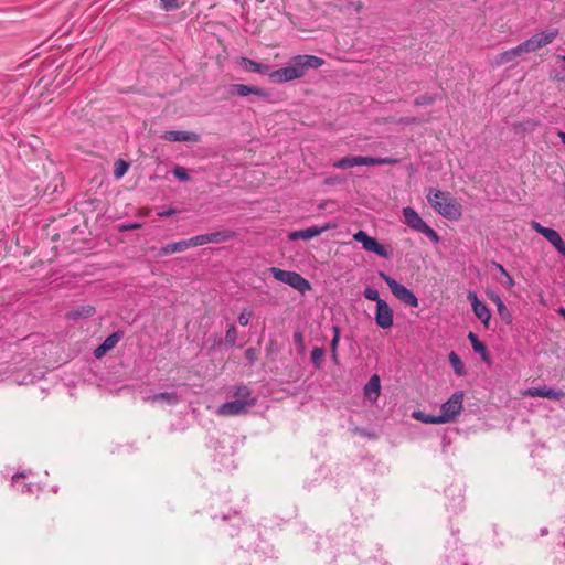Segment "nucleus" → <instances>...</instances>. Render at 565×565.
<instances>
[{
  "label": "nucleus",
  "instance_id": "f257e3e1",
  "mask_svg": "<svg viewBox=\"0 0 565 565\" xmlns=\"http://www.w3.org/2000/svg\"><path fill=\"white\" fill-rule=\"evenodd\" d=\"M323 64L324 60L315 55H296L288 61L286 66L271 71L269 79L276 84L300 79L306 76L308 70H317Z\"/></svg>",
  "mask_w": 565,
  "mask_h": 565
},
{
  "label": "nucleus",
  "instance_id": "f03ea898",
  "mask_svg": "<svg viewBox=\"0 0 565 565\" xmlns=\"http://www.w3.org/2000/svg\"><path fill=\"white\" fill-rule=\"evenodd\" d=\"M426 200L437 214L448 221L457 222L462 217L463 207L461 203L448 191L428 188Z\"/></svg>",
  "mask_w": 565,
  "mask_h": 565
},
{
  "label": "nucleus",
  "instance_id": "7ed1b4c3",
  "mask_svg": "<svg viewBox=\"0 0 565 565\" xmlns=\"http://www.w3.org/2000/svg\"><path fill=\"white\" fill-rule=\"evenodd\" d=\"M234 401L222 404L216 414L218 416H236L245 414L249 407L256 404V399L252 396L247 386L241 385L235 387L233 392Z\"/></svg>",
  "mask_w": 565,
  "mask_h": 565
},
{
  "label": "nucleus",
  "instance_id": "20e7f679",
  "mask_svg": "<svg viewBox=\"0 0 565 565\" xmlns=\"http://www.w3.org/2000/svg\"><path fill=\"white\" fill-rule=\"evenodd\" d=\"M403 222L413 231L424 234L434 244L439 243L440 238L436 231L433 230L413 207L406 206L403 209Z\"/></svg>",
  "mask_w": 565,
  "mask_h": 565
},
{
  "label": "nucleus",
  "instance_id": "39448f33",
  "mask_svg": "<svg viewBox=\"0 0 565 565\" xmlns=\"http://www.w3.org/2000/svg\"><path fill=\"white\" fill-rule=\"evenodd\" d=\"M465 393L456 391L450 397L441 404L440 414L438 416L439 424L454 422L463 408Z\"/></svg>",
  "mask_w": 565,
  "mask_h": 565
},
{
  "label": "nucleus",
  "instance_id": "423d86ee",
  "mask_svg": "<svg viewBox=\"0 0 565 565\" xmlns=\"http://www.w3.org/2000/svg\"><path fill=\"white\" fill-rule=\"evenodd\" d=\"M270 274L276 280L289 285L302 295L311 289L310 282L296 271L271 267Z\"/></svg>",
  "mask_w": 565,
  "mask_h": 565
},
{
  "label": "nucleus",
  "instance_id": "0eeeda50",
  "mask_svg": "<svg viewBox=\"0 0 565 565\" xmlns=\"http://www.w3.org/2000/svg\"><path fill=\"white\" fill-rule=\"evenodd\" d=\"M558 35V30L552 29L534 34L526 41L520 43L524 54L536 52L537 50L552 43Z\"/></svg>",
  "mask_w": 565,
  "mask_h": 565
},
{
  "label": "nucleus",
  "instance_id": "6e6552de",
  "mask_svg": "<svg viewBox=\"0 0 565 565\" xmlns=\"http://www.w3.org/2000/svg\"><path fill=\"white\" fill-rule=\"evenodd\" d=\"M364 297L369 300L376 301V323L383 328H388V305L385 300L380 298L379 291L375 288L367 287L364 290Z\"/></svg>",
  "mask_w": 565,
  "mask_h": 565
},
{
  "label": "nucleus",
  "instance_id": "1a4fd4ad",
  "mask_svg": "<svg viewBox=\"0 0 565 565\" xmlns=\"http://www.w3.org/2000/svg\"><path fill=\"white\" fill-rule=\"evenodd\" d=\"M467 299L471 306L475 316L478 318V320L482 323V326L486 329H489L492 315L487 303L480 300L475 291H468Z\"/></svg>",
  "mask_w": 565,
  "mask_h": 565
},
{
  "label": "nucleus",
  "instance_id": "9d476101",
  "mask_svg": "<svg viewBox=\"0 0 565 565\" xmlns=\"http://www.w3.org/2000/svg\"><path fill=\"white\" fill-rule=\"evenodd\" d=\"M531 227L542 235L544 238H546L554 248L563 256L565 257V242L561 237L559 233L553 228L544 227L541 223L536 221L531 222Z\"/></svg>",
  "mask_w": 565,
  "mask_h": 565
},
{
  "label": "nucleus",
  "instance_id": "9b49d317",
  "mask_svg": "<svg viewBox=\"0 0 565 565\" xmlns=\"http://www.w3.org/2000/svg\"><path fill=\"white\" fill-rule=\"evenodd\" d=\"M386 159H379L373 157H344L341 160H338L333 163L334 168L338 169H347L355 166H375L385 163Z\"/></svg>",
  "mask_w": 565,
  "mask_h": 565
},
{
  "label": "nucleus",
  "instance_id": "f8f14e48",
  "mask_svg": "<svg viewBox=\"0 0 565 565\" xmlns=\"http://www.w3.org/2000/svg\"><path fill=\"white\" fill-rule=\"evenodd\" d=\"M391 294H393L402 303L408 307H417L418 299L415 294L405 286L391 279Z\"/></svg>",
  "mask_w": 565,
  "mask_h": 565
},
{
  "label": "nucleus",
  "instance_id": "ddd939ff",
  "mask_svg": "<svg viewBox=\"0 0 565 565\" xmlns=\"http://www.w3.org/2000/svg\"><path fill=\"white\" fill-rule=\"evenodd\" d=\"M332 228H335V224L327 223L323 226H312L300 231H294L289 233L288 237L290 241H309Z\"/></svg>",
  "mask_w": 565,
  "mask_h": 565
},
{
  "label": "nucleus",
  "instance_id": "4468645a",
  "mask_svg": "<svg viewBox=\"0 0 565 565\" xmlns=\"http://www.w3.org/2000/svg\"><path fill=\"white\" fill-rule=\"evenodd\" d=\"M522 395L530 397H544L558 401L565 396V393L561 390H554L547 386H542L526 388L522 392Z\"/></svg>",
  "mask_w": 565,
  "mask_h": 565
},
{
  "label": "nucleus",
  "instance_id": "2eb2a0df",
  "mask_svg": "<svg viewBox=\"0 0 565 565\" xmlns=\"http://www.w3.org/2000/svg\"><path fill=\"white\" fill-rule=\"evenodd\" d=\"M161 139L169 142H198L200 136L193 131L169 130L161 135Z\"/></svg>",
  "mask_w": 565,
  "mask_h": 565
},
{
  "label": "nucleus",
  "instance_id": "dca6fc26",
  "mask_svg": "<svg viewBox=\"0 0 565 565\" xmlns=\"http://www.w3.org/2000/svg\"><path fill=\"white\" fill-rule=\"evenodd\" d=\"M354 239L363 245V248L367 252H373L377 255L385 256V249L381 246L376 239L370 237L365 232L359 231L354 234Z\"/></svg>",
  "mask_w": 565,
  "mask_h": 565
},
{
  "label": "nucleus",
  "instance_id": "f3484780",
  "mask_svg": "<svg viewBox=\"0 0 565 565\" xmlns=\"http://www.w3.org/2000/svg\"><path fill=\"white\" fill-rule=\"evenodd\" d=\"M236 63L243 71L248 73H258L268 76L271 73L270 67L268 65L258 63L247 57H239L237 58Z\"/></svg>",
  "mask_w": 565,
  "mask_h": 565
},
{
  "label": "nucleus",
  "instance_id": "a211bd4d",
  "mask_svg": "<svg viewBox=\"0 0 565 565\" xmlns=\"http://www.w3.org/2000/svg\"><path fill=\"white\" fill-rule=\"evenodd\" d=\"M231 94L237 95V96H241V97H246V96H249V95H255V96H258V97H262V98H267L268 97V93L266 90H264L263 88L257 87V86H249V85H245V84H234V85H232L231 86Z\"/></svg>",
  "mask_w": 565,
  "mask_h": 565
},
{
  "label": "nucleus",
  "instance_id": "6ab92c4d",
  "mask_svg": "<svg viewBox=\"0 0 565 565\" xmlns=\"http://www.w3.org/2000/svg\"><path fill=\"white\" fill-rule=\"evenodd\" d=\"M524 54L521 45H516L515 47H512L510 50H507L504 52L499 53L494 56L492 64L494 66H502L504 64L511 63L515 61L518 57L522 56Z\"/></svg>",
  "mask_w": 565,
  "mask_h": 565
},
{
  "label": "nucleus",
  "instance_id": "aec40b11",
  "mask_svg": "<svg viewBox=\"0 0 565 565\" xmlns=\"http://www.w3.org/2000/svg\"><path fill=\"white\" fill-rule=\"evenodd\" d=\"M468 340L470 341L473 351L481 356L482 361L490 364L491 360L488 349L486 344L479 340L478 335L473 332H469Z\"/></svg>",
  "mask_w": 565,
  "mask_h": 565
},
{
  "label": "nucleus",
  "instance_id": "412c9836",
  "mask_svg": "<svg viewBox=\"0 0 565 565\" xmlns=\"http://www.w3.org/2000/svg\"><path fill=\"white\" fill-rule=\"evenodd\" d=\"M448 361L456 376L465 377L468 374L466 364L458 355V353H456L455 351L449 352Z\"/></svg>",
  "mask_w": 565,
  "mask_h": 565
},
{
  "label": "nucleus",
  "instance_id": "4be33fe9",
  "mask_svg": "<svg viewBox=\"0 0 565 565\" xmlns=\"http://www.w3.org/2000/svg\"><path fill=\"white\" fill-rule=\"evenodd\" d=\"M380 377L377 375H373L364 386V395L370 402H375L380 396Z\"/></svg>",
  "mask_w": 565,
  "mask_h": 565
},
{
  "label": "nucleus",
  "instance_id": "5701e85b",
  "mask_svg": "<svg viewBox=\"0 0 565 565\" xmlns=\"http://www.w3.org/2000/svg\"><path fill=\"white\" fill-rule=\"evenodd\" d=\"M96 312L95 308L90 305H82L66 313L68 320H77L79 318H88L94 316Z\"/></svg>",
  "mask_w": 565,
  "mask_h": 565
},
{
  "label": "nucleus",
  "instance_id": "b1692460",
  "mask_svg": "<svg viewBox=\"0 0 565 565\" xmlns=\"http://www.w3.org/2000/svg\"><path fill=\"white\" fill-rule=\"evenodd\" d=\"M147 401L150 403H166L168 405H174L179 402V397L173 392H164V393L154 394V395L148 397Z\"/></svg>",
  "mask_w": 565,
  "mask_h": 565
},
{
  "label": "nucleus",
  "instance_id": "393cba45",
  "mask_svg": "<svg viewBox=\"0 0 565 565\" xmlns=\"http://www.w3.org/2000/svg\"><path fill=\"white\" fill-rule=\"evenodd\" d=\"M235 235H236L235 232L230 231V230L218 231V232L206 234L209 244L210 243H212V244L224 243V242H227V241L234 238Z\"/></svg>",
  "mask_w": 565,
  "mask_h": 565
},
{
  "label": "nucleus",
  "instance_id": "a878e982",
  "mask_svg": "<svg viewBox=\"0 0 565 565\" xmlns=\"http://www.w3.org/2000/svg\"><path fill=\"white\" fill-rule=\"evenodd\" d=\"M186 250V244L185 241H179L175 243L168 244L166 246H162L159 250V256H167L175 253H181Z\"/></svg>",
  "mask_w": 565,
  "mask_h": 565
},
{
  "label": "nucleus",
  "instance_id": "bb28decb",
  "mask_svg": "<svg viewBox=\"0 0 565 565\" xmlns=\"http://www.w3.org/2000/svg\"><path fill=\"white\" fill-rule=\"evenodd\" d=\"M412 417L416 420H419L425 424H439L438 416L436 415H428L425 414L422 411H414L412 413Z\"/></svg>",
  "mask_w": 565,
  "mask_h": 565
},
{
  "label": "nucleus",
  "instance_id": "cd10ccee",
  "mask_svg": "<svg viewBox=\"0 0 565 565\" xmlns=\"http://www.w3.org/2000/svg\"><path fill=\"white\" fill-rule=\"evenodd\" d=\"M129 169V163L124 160H117L114 164V177L116 179L122 178Z\"/></svg>",
  "mask_w": 565,
  "mask_h": 565
},
{
  "label": "nucleus",
  "instance_id": "c85d7f7f",
  "mask_svg": "<svg viewBox=\"0 0 565 565\" xmlns=\"http://www.w3.org/2000/svg\"><path fill=\"white\" fill-rule=\"evenodd\" d=\"M184 241L186 244V249L190 247H196V246H202V245L209 244L206 234L196 235V236H193V237H191L189 239H184Z\"/></svg>",
  "mask_w": 565,
  "mask_h": 565
},
{
  "label": "nucleus",
  "instance_id": "c756f323",
  "mask_svg": "<svg viewBox=\"0 0 565 565\" xmlns=\"http://www.w3.org/2000/svg\"><path fill=\"white\" fill-rule=\"evenodd\" d=\"M326 351L323 348H315L311 351V362L317 367L320 369L322 365V360L324 358Z\"/></svg>",
  "mask_w": 565,
  "mask_h": 565
},
{
  "label": "nucleus",
  "instance_id": "7c9ffc66",
  "mask_svg": "<svg viewBox=\"0 0 565 565\" xmlns=\"http://www.w3.org/2000/svg\"><path fill=\"white\" fill-rule=\"evenodd\" d=\"M121 339V333L119 332H114L111 333L110 335H108L104 342L102 343V345L107 350H111L113 348L116 347V344L119 342V340Z\"/></svg>",
  "mask_w": 565,
  "mask_h": 565
},
{
  "label": "nucleus",
  "instance_id": "2f4dec72",
  "mask_svg": "<svg viewBox=\"0 0 565 565\" xmlns=\"http://www.w3.org/2000/svg\"><path fill=\"white\" fill-rule=\"evenodd\" d=\"M160 2L166 11L177 10L184 4L183 0H160Z\"/></svg>",
  "mask_w": 565,
  "mask_h": 565
},
{
  "label": "nucleus",
  "instance_id": "473e14b6",
  "mask_svg": "<svg viewBox=\"0 0 565 565\" xmlns=\"http://www.w3.org/2000/svg\"><path fill=\"white\" fill-rule=\"evenodd\" d=\"M497 311H498L499 317L507 324H510L512 322V315H511L510 310L508 309V307L505 306V303H503L501 306L499 305V307H497Z\"/></svg>",
  "mask_w": 565,
  "mask_h": 565
},
{
  "label": "nucleus",
  "instance_id": "72a5a7b5",
  "mask_svg": "<svg viewBox=\"0 0 565 565\" xmlns=\"http://www.w3.org/2000/svg\"><path fill=\"white\" fill-rule=\"evenodd\" d=\"M333 339L331 341V352H332V358L334 360H337V356H338V344H339V341H340V330L338 327H333Z\"/></svg>",
  "mask_w": 565,
  "mask_h": 565
},
{
  "label": "nucleus",
  "instance_id": "f704fd0d",
  "mask_svg": "<svg viewBox=\"0 0 565 565\" xmlns=\"http://www.w3.org/2000/svg\"><path fill=\"white\" fill-rule=\"evenodd\" d=\"M236 340H237L236 327L234 324H230L226 330L225 341L227 344L234 345L236 343Z\"/></svg>",
  "mask_w": 565,
  "mask_h": 565
},
{
  "label": "nucleus",
  "instance_id": "c9c22d12",
  "mask_svg": "<svg viewBox=\"0 0 565 565\" xmlns=\"http://www.w3.org/2000/svg\"><path fill=\"white\" fill-rule=\"evenodd\" d=\"M497 269L501 273V275L504 277V286L508 289H511L514 286V279L510 276V274L504 269V267L500 264H495Z\"/></svg>",
  "mask_w": 565,
  "mask_h": 565
},
{
  "label": "nucleus",
  "instance_id": "e433bc0d",
  "mask_svg": "<svg viewBox=\"0 0 565 565\" xmlns=\"http://www.w3.org/2000/svg\"><path fill=\"white\" fill-rule=\"evenodd\" d=\"M253 316V311L249 309H244L238 316V323L243 327L249 323V320Z\"/></svg>",
  "mask_w": 565,
  "mask_h": 565
},
{
  "label": "nucleus",
  "instance_id": "4c0bfd02",
  "mask_svg": "<svg viewBox=\"0 0 565 565\" xmlns=\"http://www.w3.org/2000/svg\"><path fill=\"white\" fill-rule=\"evenodd\" d=\"M435 102V95L424 94L415 99L416 105H430Z\"/></svg>",
  "mask_w": 565,
  "mask_h": 565
},
{
  "label": "nucleus",
  "instance_id": "58836bf2",
  "mask_svg": "<svg viewBox=\"0 0 565 565\" xmlns=\"http://www.w3.org/2000/svg\"><path fill=\"white\" fill-rule=\"evenodd\" d=\"M173 174L175 175V178H178L180 181H188L189 180V174L186 172V170L183 168V167H177L174 168L173 170Z\"/></svg>",
  "mask_w": 565,
  "mask_h": 565
},
{
  "label": "nucleus",
  "instance_id": "ea45409f",
  "mask_svg": "<svg viewBox=\"0 0 565 565\" xmlns=\"http://www.w3.org/2000/svg\"><path fill=\"white\" fill-rule=\"evenodd\" d=\"M489 298L495 305V307H499V305L501 306L504 303L501 297L495 292H490Z\"/></svg>",
  "mask_w": 565,
  "mask_h": 565
},
{
  "label": "nucleus",
  "instance_id": "a19ab883",
  "mask_svg": "<svg viewBox=\"0 0 565 565\" xmlns=\"http://www.w3.org/2000/svg\"><path fill=\"white\" fill-rule=\"evenodd\" d=\"M108 351L100 344L99 347H97L94 351V355L97 358V359H100L103 358Z\"/></svg>",
  "mask_w": 565,
  "mask_h": 565
},
{
  "label": "nucleus",
  "instance_id": "79ce46f5",
  "mask_svg": "<svg viewBox=\"0 0 565 565\" xmlns=\"http://www.w3.org/2000/svg\"><path fill=\"white\" fill-rule=\"evenodd\" d=\"M294 341L295 343H297L299 347L303 348V335L301 332H296L294 334Z\"/></svg>",
  "mask_w": 565,
  "mask_h": 565
},
{
  "label": "nucleus",
  "instance_id": "37998d69",
  "mask_svg": "<svg viewBox=\"0 0 565 565\" xmlns=\"http://www.w3.org/2000/svg\"><path fill=\"white\" fill-rule=\"evenodd\" d=\"M175 213H177V210H174V209H169V210H166V211H161V212H159V213H158V215H159L160 217H168V216H171V215H173V214H175Z\"/></svg>",
  "mask_w": 565,
  "mask_h": 565
},
{
  "label": "nucleus",
  "instance_id": "c03bdc74",
  "mask_svg": "<svg viewBox=\"0 0 565 565\" xmlns=\"http://www.w3.org/2000/svg\"><path fill=\"white\" fill-rule=\"evenodd\" d=\"M140 227H141V225L138 224V223H132V224L124 226L125 230H137V228H140Z\"/></svg>",
  "mask_w": 565,
  "mask_h": 565
},
{
  "label": "nucleus",
  "instance_id": "a18cd8bd",
  "mask_svg": "<svg viewBox=\"0 0 565 565\" xmlns=\"http://www.w3.org/2000/svg\"><path fill=\"white\" fill-rule=\"evenodd\" d=\"M254 354H255V351H254L253 349H248V350L246 351V356H247V359H249V360H253V359H254Z\"/></svg>",
  "mask_w": 565,
  "mask_h": 565
},
{
  "label": "nucleus",
  "instance_id": "49530a36",
  "mask_svg": "<svg viewBox=\"0 0 565 565\" xmlns=\"http://www.w3.org/2000/svg\"><path fill=\"white\" fill-rule=\"evenodd\" d=\"M558 137H559L561 141L565 145V132L558 131Z\"/></svg>",
  "mask_w": 565,
  "mask_h": 565
},
{
  "label": "nucleus",
  "instance_id": "de8ad7c7",
  "mask_svg": "<svg viewBox=\"0 0 565 565\" xmlns=\"http://www.w3.org/2000/svg\"><path fill=\"white\" fill-rule=\"evenodd\" d=\"M21 477L22 476H13V478H12L13 484H17Z\"/></svg>",
  "mask_w": 565,
  "mask_h": 565
},
{
  "label": "nucleus",
  "instance_id": "09e8293b",
  "mask_svg": "<svg viewBox=\"0 0 565 565\" xmlns=\"http://www.w3.org/2000/svg\"><path fill=\"white\" fill-rule=\"evenodd\" d=\"M381 275L385 279V281L388 282V276H385L384 274H381Z\"/></svg>",
  "mask_w": 565,
  "mask_h": 565
},
{
  "label": "nucleus",
  "instance_id": "8fccbe9b",
  "mask_svg": "<svg viewBox=\"0 0 565 565\" xmlns=\"http://www.w3.org/2000/svg\"><path fill=\"white\" fill-rule=\"evenodd\" d=\"M326 183H328V184L333 183V180H327Z\"/></svg>",
  "mask_w": 565,
  "mask_h": 565
},
{
  "label": "nucleus",
  "instance_id": "3c124183",
  "mask_svg": "<svg viewBox=\"0 0 565 565\" xmlns=\"http://www.w3.org/2000/svg\"><path fill=\"white\" fill-rule=\"evenodd\" d=\"M326 183H328V184L333 183V180H327Z\"/></svg>",
  "mask_w": 565,
  "mask_h": 565
}]
</instances>
